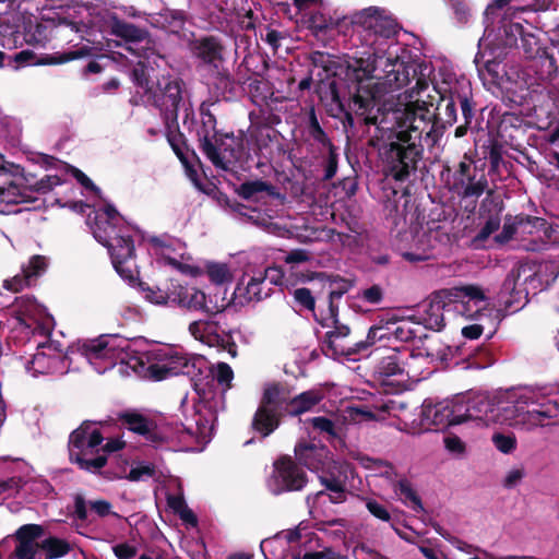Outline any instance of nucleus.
Returning a JSON list of instances; mask_svg holds the SVG:
<instances>
[{
	"instance_id": "nucleus-1",
	"label": "nucleus",
	"mask_w": 559,
	"mask_h": 559,
	"mask_svg": "<svg viewBox=\"0 0 559 559\" xmlns=\"http://www.w3.org/2000/svg\"><path fill=\"white\" fill-rule=\"evenodd\" d=\"M314 68H321L326 78L343 76L347 95V108L341 97L338 84L335 79L326 85V91L320 95L321 100L330 98L328 111L332 117L343 115L342 123L347 134L355 135L357 124H376L374 108L381 102L384 93L383 85L374 81V61L364 58H353L341 62L333 55L324 51H312L309 56Z\"/></svg>"
},
{
	"instance_id": "nucleus-2",
	"label": "nucleus",
	"mask_w": 559,
	"mask_h": 559,
	"mask_svg": "<svg viewBox=\"0 0 559 559\" xmlns=\"http://www.w3.org/2000/svg\"><path fill=\"white\" fill-rule=\"evenodd\" d=\"M378 111L376 107L377 116ZM392 115L391 127H384L382 122L374 124V134L369 138L368 145L377 150L385 176L403 183L416 174L423 159L425 129L414 123L413 111L397 109Z\"/></svg>"
},
{
	"instance_id": "nucleus-3",
	"label": "nucleus",
	"mask_w": 559,
	"mask_h": 559,
	"mask_svg": "<svg viewBox=\"0 0 559 559\" xmlns=\"http://www.w3.org/2000/svg\"><path fill=\"white\" fill-rule=\"evenodd\" d=\"M116 426L110 420H83L72 430L68 439V455L70 463L81 471L100 474L108 463V454L122 450L126 441L121 438H109L107 435Z\"/></svg>"
},
{
	"instance_id": "nucleus-4",
	"label": "nucleus",
	"mask_w": 559,
	"mask_h": 559,
	"mask_svg": "<svg viewBox=\"0 0 559 559\" xmlns=\"http://www.w3.org/2000/svg\"><path fill=\"white\" fill-rule=\"evenodd\" d=\"M183 87L185 82L181 79H166L164 83H158V87L152 93L151 98L153 106L159 110L163 118L169 145L183 165L189 178L197 182L199 175L189 155L198 163L200 159L193 150H189L178 123V110L182 103Z\"/></svg>"
},
{
	"instance_id": "nucleus-5",
	"label": "nucleus",
	"mask_w": 559,
	"mask_h": 559,
	"mask_svg": "<svg viewBox=\"0 0 559 559\" xmlns=\"http://www.w3.org/2000/svg\"><path fill=\"white\" fill-rule=\"evenodd\" d=\"M139 287L144 298L155 305H175L190 311H201L207 317L224 310V305L213 302L211 298L194 286L183 285L179 280L168 278L158 285L151 286L140 282Z\"/></svg>"
},
{
	"instance_id": "nucleus-6",
	"label": "nucleus",
	"mask_w": 559,
	"mask_h": 559,
	"mask_svg": "<svg viewBox=\"0 0 559 559\" xmlns=\"http://www.w3.org/2000/svg\"><path fill=\"white\" fill-rule=\"evenodd\" d=\"M439 94V99L436 104L427 102H413L408 103L402 110H409L415 112L414 123H423L421 128L425 129L426 138L431 140L435 144L442 135V130L452 126L457 120L456 115V83L451 86L448 93Z\"/></svg>"
},
{
	"instance_id": "nucleus-7",
	"label": "nucleus",
	"mask_w": 559,
	"mask_h": 559,
	"mask_svg": "<svg viewBox=\"0 0 559 559\" xmlns=\"http://www.w3.org/2000/svg\"><path fill=\"white\" fill-rule=\"evenodd\" d=\"M95 239L108 249L112 265L122 277L132 278V270L127 266L130 259L134 257V241L130 235V228L122 219L121 222L94 223L92 227Z\"/></svg>"
},
{
	"instance_id": "nucleus-8",
	"label": "nucleus",
	"mask_w": 559,
	"mask_h": 559,
	"mask_svg": "<svg viewBox=\"0 0 559 559\" xmlns=\"http://www.w3.org/2000/svg\"><path fill=\"white\" fill-rule=\"evenodd\" d=\"M540 278L528 263H516L507 274L498 293V302L504 310L514 313L528 301L530 287L537 288Z\"/></svg>"
},
{
	"instance_id": "nucleus-9",
	"label": "nucleus",
	"mask_w": 559,
	"mask_h": 559,
	"mask_svg": "<svg viewBox=\"0 0 559 559\" xmlns=\"http://www.w3.org/2000/svg\"><path fill=\"white\" fill-rule=\"evenodd\" d=\"M284 401L275 382L267 383L262 391L258 407L252 416L250 428L260 438L264 439L275 432L287 416Z\"/></svg>"
},
{
	"instance_id": "nucleus-10",
	"label": "nucleus",
	"mask_w": 559,
	"mask_h": 559,
	"mask_svg": "<svg viewBox=\"0 0 559 559\" xmlns=\"http://www.w3.org/2000/svg\"><path fill=\"white\" fill-rule=\"evenodd\" d=\"M246 141L243 131H239L238 134L223 132L214 141V155L212 156L209 153H204V155L216 168L233 170L239 167L245 169L250 167L249 160L251 158Z\"/></svg>"
},
{
	"instance_id": "nucleus-11",
	"label": "nucleus",
	"mask_w": 559,
	"mask_h": 559,
	"mask_svg": "<svg viewBox=\"0 0 559 559\" xmlns=\"http://www.w3.org/2000/svg\"><path fill=\"white\" fill-rule=\"evenodd\" d=\"M308 475L289 455H281L273 463L269 488L275 496L301 491L308 484Z\"/></svg>"
},
{
	"instance_id": "nucleus-12",
	"label": "nucleus",
	"mask_w": 559,
	"mask_h": 559,
	"mask_svg": "<svg viewBox=\"0 0 559 559\" xmlns=\"http://www.w3.org/2000/svg\"><path fill=\"white\" fill-rule=\"evenodd\" d=\"M449 310L456 314L475 321H481L488 317L487 298L483 289L477 285L453 287L448 292Z\"/></svg>"
},
{
	"instance_id": "nucleus-13",
	"label": "nucleus",
	"mask_w": 559,
	"mask_h": 559,
	"mask_svg": "<svg viewBox=\"0 0 559 559\" xmlns=\"http://www.w3.org/2000/svg\"><path fill=\"white\" fill-rule=\"evenodd\" d=\"M516 218H519L520 235L531 236L528 242L524 245L527 251L539 252L552 246H559V225L525 213L516 214Z\"/></svg>"
},
{
	"instance_id": "nucleus-14",
	"label": "nucleus",
	"mask_w": 559,
	"mask_h": 559,
	"mask_svg": "<svg viewBox=\"0 0 559 559\" xmlns=\"http://www.w3.org/2000/svg\"><path fill=\"white\" fill-rule=\"evenodd\" d=\"M487 189L486 175L479 173L474 162L465 155L453 171L450 190L463 200L476 202Z\"/></svg>"
},
{
	"instance_id": "nucleus-15",
	"label": "nucleus",
	"mask_w": 559,
	"mask_h": 559,
	"mask_svg": "<svg viewBox=\"0 0 559 559\" xmlns=\"http://www.w3.org/2000/svg\"><path fill=\"white\" fill-rule=\"evenodd\" d=\"M64 31L78 34L80 39H87L90 35V26L84 22L58 16L36 22L35 25L29 24L28 29L25 32V40L31 45L44 46L50 37L62 35Z\"/></svg>"
},
{
	"instance_id": "nucleus-16",
	"label": "nucleus",
	"mask_w": 559,
	"mask_h": 559,
	"mask_svg": "<svg viewBox=\"0 0 559 559\" xmlns=\"http://www.w3.org/2000/svg\"><path fill=\"white\" fill-rule=\"evenodd\" d=\"M109 33L128 44L126 49L138 57L150 58L152 53V37L146 27H140L131 22L112 15L108 22Z\"/></svg>"
},
{
	"instance_id": "nucleus-17",
	"label": "nucleus",
	"mask_w": 559,
	"mask_h": 559,
	"mask_svg": "<svg viewBox=\"0 0 559 559\" xmlns=\"http://www.w3.org/2000/svg\"><path fill=\"white\" fill-rule=\"evenodd\" d=\"M350 23L382 38H391L397 34V22L378 7L355 12L350 16Z\"/></svg>"
},
{
	"instance_id": "nucleus-18",
	"label": "nucleus",
	"mask_w": 559,
	"mask_h": 559,
	"mask_svg": "<svg viewBox=\"0 0 559 559\" xmlns=\"http://www.w3.org/2000/svg\"><path fill=\"white\" fill-rule=\"evenodd\" d=\"M413 357L412 350L407 346H395L385 348L378 357L373 367V377L385 383L391 377L407 376L405 367L409 358Z\"/></svg>"
},
{
	"instance_id": "nucleus-19",
	"label": "nucleus",
	"mask_w": 559,
	"mask_h": 559,
	"mask_svg": "<svg viewBox=\"0 0 559 559\" xmlns=\"http://www.w3.org/2000/svg\"><path fill=\"white\" fill-rule=\"evenodd\" d=\"M91 52V47L83 46L76 50L55 52L52 55H45L40 58H37V56L32 50L25 49L16 52L13 56H9V62H7V67L13 70H17L21 67H25L28 64H62L79 58L90 56Z\"/></svg>"
},
{
	"instance_id": "nucleus-20",
	"label": "nucleus",
	"mask_w": 559,
	"mask_h": 559,
	"mask_svg": "<svg viewBox=\"0 0 559 559\" xmlns=\"http://www.w3.org/2000/svg\"><path fill=\"white\" fill-rule=\"evenodd\" d=\"M192 57L211 69H218L225 61V47L219 37L214 35H201L188 43Z\"/></svg>"
},
{
	"instance_id": "nucleus-21",
	"label": "nucleus",
	"mask_w": 559,
	"mask_h": 559,
	"mask_svg": "<svg viewBox=\"0 0 559 559\" xmlns=\"http://www.w3.org/2000/svg\"><path fill=\"white\" fill-rule=\"evenodd\" d=\"M277 384L281 400L284 401V409L287 416L296 417L311 411L323 399V394L319 390H308L295 396L290 395L289 390L281 382Z\"/></svg>"
},
{
	"instance_id": "nucleus-22",
	"label": "nucleus",
	"mask_w": 559,
	"mask_h": 559,
	"mask_svg": "<svg viewBox=\"0 0 559 559\" xmlns=\"http://www.w3.org/2000/svg\"><path fill=\"white\" fill-rule=\"evenodd\" d=\"M22 175L23 168L20 165L8 163L0 155V203L17 204L25 201L24 193L13 179Z\"/></svg>"
},
{
	"instance_id": "nucleus-23",
	"label": "nucleus",
	"mask_w": 559,
	"mask_h": 559,
	"mask_svg": "<svg viewBox=\"0 0 559 559\" xmlns=\"http://www.w3.org/2000/svg\"><path fill=\"white\" fill-rule=\"evenodd\" d=\"M294 452L298 465L312 472L323 471L332 461L330 450L323 444L300 441L295 445Z\"/></svg>"
},
{
	"instance_id": "nucleus-24",
	"label": "nucleus",
	"mask_w": 559,
	"mask_h": 559,
	"mask_svg": "<svg viewBox=\"0 0 559 559\" xmlns=\"http://www.w3.org/2000/svg\"><path fill=\"white\" fill-rule=\"evenodd\" d=\"M448 302V292H437L424 304L420 319L426 329L441 331L444 328V311H451Z\"/></svg>"
},
{
	"instance_id": "nucleus-25",
	"label": "nucleus",
	"mask_w": 559,
	"mask_h": 559,
	"mask_svg": "<svg viewBox=\"0 0 559 559\" xmlns=\"http://www.w3.org/2000/svg\"><path fill=\"white\" fill-rule=\"evenodd\" d=\"M200 116L201 123L197 129L199 148L203 154L209 153L213 156V144H215L214 141L217 140L218 135H221L223 131L217 130L216 117L211 112L209 106H206L204 103H202L200 106Z\"/></svg>"
},
{
	"instance_id": "nucleus-26",
	"label": "nucleus",
	"mask_w": 559,
	"mask_h": 559,
	"mask_svg": "<svg viewBox=\"0 0 559 559\" xmlns=\"http://www.w3.org/2000/svg\"><path fill=\"white\" fill-rule=\"evenodd\" d=\"M450 401L432 403L431 400H425L421 406V420L431 425L436 430H442L451 424Z\"/></svg>"
},
{
	"instance_id": "nucleus-27",
	"label": "nucleus",
	"mask_w": 559,
	"mask_h": 559,
	"mask_svg": "<svg viewBox=\"0 0 559 559\" xmlns=\"http://www.w3.org/2000/svg\"><path fill=\"white\" fill-rule=\"evenodd\" d=\"M331 328H333V330L325 333L323 353L333 358H336L337 356H353L350 345L346 346L342 343V340L350 334L349 326L337 320V323L332 324Z\"/></svg>"
},
{
	"instance_id": "nucleus-28",
	"label": "nucleus",
	"mask_w": 559,
	"mask_h": 559,
	"mask_svg": "<svg viewBox=\"0 0 559 559\" xmlns=\"http://www.w3.org/2000/svg\"><path fill=\"white\" fill-rule=\"evenodd\" d=\"M189 361L186 357L175 356L166 364H150L144 377L153 381H163L169 377L178 376L180 373H188Z\"/></svg>"
},
{
	"instance_id": "nucleus-29",
	"label": "nucleus",
	"mask_w": 559,
	"mask_h": 559,
	"mask_svg": "<svg viewBox=\"0 0 559 559\" xmlns=\"http://www.w3.org/2000/svg\"><path fill=\"white\" fill-rule=\"evenodd\" d=\"M235 191L240 198L254 202L261 201L264 194L272 199L283 198L275 186L262 179L245 181Z\"/></svg>"
},
{
	"instance_id": "nucleus-30",
	"label": "nucleus",
	"mask_w": 559,
	"mask_h": 559,
	"mask_svg": "<svg viewBox=\"0 0 559 559\" xmlns=\"http://www.w3.org/2000/svg\"><path fill=\"white\" fill-rule=\"evenodd\" d=\"M59 362L60 357L58 355L48 354L39 348L37 353L33 355L32 359L24 364V368L26 372L31 373L33 377H37L38 374L53 372Z\"/></svg>"
},
{
	"instance_id": "nucleus-31",
	"label": "nucleus",
	"mask_w": 559,
	"mask_h": 559,
	"mask_svg": "<svg viewBox=\"0 0 559 559\" xmlns=\"http://www.w3.org/2000/svg\"><path fill=\"white\" fill-rule=\"evenodd\" d=\"M524 118L514 112H504L498 124V134L513 145L520 134L524 133Z\"/></svg>"
},
{
	"instance_id": "nucleus-32",
	"label": "nucleus",
	"mask_w": 559,
	"mask_h": 559,
	"mask_svg": "<svg viewBox=\"0 0 559 559\" xmlns=\"http://www.w3.org/2000/svg\"><path fill=\"white\" fill-rule=\"evenodd\" d=\"M456 104L461 108L463 120L473 124L476 117V103L473 99L472 85L469 82H456Z\"/></svg>"
},
{
	"instance_id": "nucleus-33",
	"label": "nucleus",
	"mask_w": 559,
	"mask_h": 559,
	"mask_svg": "<svg viewBox=\"0 0 559 559\" xmlns=\"http://www.w3.org/2000/svg\"><path fill=\"white\" fill-rule=\"evenodd\" d=\"M305 132L308 136V140H311L313 144H317L320 150L332 146L333 144L328 133L321 127L313 106L310 107L307 114Z\"/></svg>"
},
{
	"instance_id": "nucleus-34",
	"label": "nucleus",
	"mask_w": 559,
	"mask_h": 559,
	"mask_svg": "<svg viewBox=\"0 0 559 559\" xmlns=\"http://www.w3.org/2000/svg\"><path fill=\"white\" fill-rule=\"evenodd\" d=\"M237 290L247 301L257 302L270 297L273 293V288L271 286L266 287V283L260 275L250 277L243 288L238 285Z\"/></svg>"
},
{
	"instance_id": "nucleus-35",
	"label": "nucleus",
	"mask_w": 559,
	"mask_h": 559,
	"mask_svg": "<svg viewBox=\"0 0 559 559\" xmlns=\"http://www.w3.org/2000/svg\"><path fill=\"white\" fill-rule=\"evenodd\" d=\"M417 70L412 64L399 62L393 66V69L386 74V82L393 90H401L408 85L411 76L415 78Z\"/></svg>"
},
{
	"instance_id": "nucleus-36",
	"label": "nucleus",
	"mask_w": 559,
	"mask_h": 559,
	"mask_svg": "<svg viewBox=\"0 0 559 559\" xmlns=\"http://www.w3.org/2000/svg\"><path fill=\"white\" fill-rule=\"evenodd\" d=\"M321 8H313L304 14L307 27L316 35L325 34L329 29L336 26V23L331 16L321 12Z\"/></svg>"
},
{
	"instance_id": "nucleus-37",
	"label": "nucleus",
	"mask_w": 559,
	"mask_h": 559,
	"mask_svg": "<svg viewBox=\"0 0 559 559\" xmlns=\"http://www.w3.org/2000/svg\"><path fill=\"white\" fill-rule=\"evenodd\" d=\"M105 342L108 360L112 364L126 362L128 358L127 350L130 347L129 341L118 335H106Z\"/></svg>"
},
{
	"instance_id": "nucleus-38",
	"label": "nucleus",
	"mask_w": 559,
	"mask_h": 559,
	"mask_svg": "<svg viewBox=\"0 0 559 559\" xmlns=\"http://www.w3.org/2000/svg\"><path fill=\"white\" fill-rule=\"evenodd\" d=\"M106 335H100L97 338L86 340L81 345V352L90 360L92 359H105L108 360L106 350Z\"/></svg>"
},
{
	"instance_id": "nucleus-39",
	"label": "nucleus",
	"mask_w": 559,
	"mask_h": 559,
	"mask_svg": "<svg viewBox=\"0 0 559 559\" xmlns=\"http://www.w3.org/2000/svg\"><path fill=\"white\" fill-rule=\"evenodd\" d=\"M214 71V86L219 95L226 96L235 93L236 81L229 73L228 69L218 66Z\"/></svg>"
},
{
	"instance_id": "nucleus-40",
	"label": "nucleus",
	"mask_w": 559,
	"mask_h": 559,
	"mask_svg": "<svg viewBox=\"0 0 559 559\" xmlns=\"http://www.w3.org/2000/svg\"><path fill=\"white\" fill-rule=\"evenodd\" d=\"M317 277L324 280L329 285V296L338 300L349 290L352 284L349 281L341 278L338 275H326L325 273H317Z\"/></svg>"
},
{
	"instance_id": "nucleus-41",
	"label": "nucleus",
	"mask_w": 559,
	"mask_h": 559,
	"mask_svg": "<svg viewBox=\"0 0 559 559\" xmlns=\"http://www.w3.org/2000/svg\"><path fill=\"white\" fill-rule=\"evenodd\" d=\"M518 234H520L519 218H516V215L508 214L504 216L502 230L493 237V241L498 246H504Z\"/></svg>"
},
{
	"instance_id": "nucleus-42",
	"label": "nucleus",
	"mask_w": 559,
	"mask_h": 559,
	"mask_svg": "<svg viewBox=\"0 0 559 559\" xmlns=\"http://www.w3.org/2000/svg\"><path fill=\"white\" fill-rule=\"evenodd\" d=\"M119 418L128 425V429L138 435L148 433V427L152 424V420H148L146 417L139 413H122L119 415Z\"/></svg>"
},
{
	"instance_id": "nucleus-43",
	"label": "nucleus",
	"mask_w": 559,
	"mask_h": 559,
	"mask_svg": "<svg viewBox=\"0 0 559 559\" xmlns=\"http://www.w3.org/2000/svg\"><path fill=\"white\" fill-rule=\"evenodd\" d=\"M450 401L451 424L460 425L466 420H471L468 405L465 396H456Z\"/></svg>"
},
{
	"instance_id": "nucleus-44",
	"label": "nucleus",
	"mask_w": 559,
	"mask_h": 559,
	"mask_svg": "<svg viewBox=\"0 0 559 559\" xmlns=\"http://www.w3.org/2000/svg\"><path fill=\"white\" fill-rule=\"evenodd\" d=\"M131 80L146 94L152 92L151 79L148 74V67L143 61H139L131 70Z\"/></svg>"
},
{
	"instance_id": "nucleus-45",
	"label": "nucleus",
	"mask_w": 559,
	"mask_h": 559,
	"mask_svg": "<svg viewBox=\"0 0 559 559\" xmlns=\"http://www.w3.org/2000/svg\"><path fill=\"white\" fill-rule=\"evenodd\" d=\"M392 340L408 343L417 337V331L412 328V323L405 320H393Z\"/></svg>"
},
{
	"instance_id": "nucleus-46",
	"label": "nucleus",
	"mask_w": 559,
	"mask_h": 559,
	"mask_svg": "<svg viewBox=\"0 0 559 559\" xmlns=\"http://www.w3.org/2000/svg\"><path fill=\"white\" fill-rule=\"evenodd\" d=\"M338 302L340 300L328 295V311L321 312L320 316L314 314V320L322 328H330L332 324H336L338 320Z\"/></svg>"
},
{
	"instance_id": "nucleus-47",
	"label": "nucleus",
	"mask_w": 559,
	"mask_h": 559,
	"mask_svg": "<svg viewBox=\"0 0 559 559\" xmlns=\"http://www.w3.org/2000/svg\"><path fill=\"white\" fill-rule=\"evenodd\" d=\"M48 263L45 255L35 254L31 257L28 263L22 267L26 275H29V281L34 284L39 276L47 270Z\"/></svg>"
},
{
	"instance_id": "nucleus-48",
	"label": "nucleus",
	"mask_w": 559,
	"mask_h": 559,
	"mask_svg": "<svg viewBox=\"0 0 559 559\" xmlns=\"http://www.w3.org/2000/svg\"><path fill=\"white\" fill-rule=\"evenodd\" d=\"M294 302L300 308V310H307L316 314V298L312 292L307 287H299L292 292Z\"/></svg>"
},
{
	"instance_id": "nucleus-49",
	"label": "nucleus",
	"mask_w": 559,
	"mask_h": 559,
	"mask_svg": "<svg viewBox=\"0 0 559 559\" xmlns=\"http://www.w3.org/2000/svg\"><path fill=\"white\" fill-rule=\"evenodd\" d=\"M468 405L469 418L472 419H483L484 415H487L489 411H491V405L489 401L481 395L466 397Z\"/></svg>"
},
{
	"instance_id": "nucleus-50",
	"label": "nucleus",
	"mask_w": 559,
	"mask_h": 559,
	"mask_svg": "<svg viewBox=\"0 0 559 559\" xmlns=\"http://www.w3.org/2000/svg\"><path fill=\"white\" fill-rule=\"evenodd\" d=\"M44 534V528L39 524H24L20 526L13 537L16 542H33L38 543L37 539Z\"/></svg>"
},
{
	"instance_id": "nucleus-51",
	"label": "nucleus",
	"mask_w": 559,
	"mask_h": 559,
	"mask_svg": "<svg viewBox=\"0 0 559 559\" xmlns=\"http://www.w3.org/2000/svg\"><path fill=\"white\" fill-rule=\"evenodd\" d=\"M500 225L501 218L499 214L489 215L485 224L481 226L479 231L474 237L473 241L475 243L486 241L493 233H496L500 228Z\"/></svg>"
},
{
	"instance_id": "nucleus-52",
	"label": "nucleus",
	"mask_w": 559,
	"mask_h": 559,
	"mask_svg": "<svg viewBox=\"0 0 559 559\" xmlns=\"http://www.w3.org/2000/svg\"><path fill=\"white\" fill-rule=\"evenodd\" d=\"M319 481L331 492H342L343 487L346 485V476L342 478L341 475H336L329 468L325 473L319 476Z\"/></svg>"
},
{
	"instance_id": "nucleus-53",
	"label": "nucleus",
	"mask_w": 559,
	"mask_h": 559,
	"mask_svg": "<svg viewBox=\"0 0 559 559\" xmlns=\"http://www.w3.org/2000/svg\"><path fill=\"white\" fill-rule=\"evenodd\" d=\"M325 150L328 152L326 157L323 162V179L324 180H331L337 171V165H338V153L337 147L332 144V146H328L325 148H322L321 151Z\"/></svg>"
},
{
	"instance_id": "nucleus-54",
	"label": "nucleus",
	"mask_w": 559,
	"mask_h": 559,
	"mask_svg": "<svg viewBox=\"0 0 559 559\" xmlns=\"http://www.w3.org/2000/svg\"><path fill=\"white\" fill-rule=\"evenodd\" d=\"M308 423L313 427V429L318 430L320 433H325L330 439H335L338 437L335 423L328 417H313L310 418Z\"/></svg>"
},
{
	"instance_id": "nucleus-55",
	"label": "nucleus",
	"mask_w": 559,
	"mask_h": 559,
	"mask_svg": "<svg viewBox=\"0 0 559 559\" xmlns=\"http://www.w3.org/2000/svg\"><path fill=\"white\" fill-rule=\"evenodd\" d=\"M380 330L376 326H371L367 333L366 340L358 341L350 345L353 355L362 353L372 346L377 341H383V334L379 333Z\"/></svg>"
},
{
	"instance_id": "nucleus-56",
	"label": "nucleus",
	"mask_w": 559,
	"mask_h": 559,
	"mask_svg": "<svg viewBox=\"0 0 559 559\" xmlns=\"http://www.w3.org/2000/svg\"><path fill=\"white\" fill-rule=\"evenodd\" d=\"M25 180L29 183L32 190L41 194L48 193L52 190L53 187L59 186L62 182L60 177L56 175H46L34 183H32L28 179Z\"/></svg>"
},
{
	"instance_id": "nucleus-57",
	"label": "nucleus",
	"mask_w": 559,
	"mask_h": 559,
	"mask_svg": "<svg viewBox=\"0 0 559 559\" xmlns=\"http://www.w3.org/2000/svg\"><path fill=\"white\" fill-rule=\"evenodd\" d=\"M215 379L214 377L206 376L194 382V390L202 400H211L215 396Z\"/></svg>"
},
{
	"instance_id": "nucleus-58",
	"label": "nucleus",
	"mask_w": 559,
	"mask_h": 559,
	"mask_svg": "<svg viewBox=\"0 0 559 559\" xmlns=\"http://www.w3.org/2000/svg\"><path fill=\"white\" fill-rule=\"evenodd\" d=\"M217 323L214 321L198 320L189 324V332L191 335L199 340L205 334H212L216 332Z\"/></svg>"
},
{
	"instance_id": "nucleus-59",
	"label": "nucleus",
	"mask_w": 559,
	"mask_h": 559,
	"mask_svg": "<svg viewBox=\"0 0 559 559\" xmlns=\"http://www.w3.org/2000/svg\"><path fill=\"white\" fill-rule=\"evenodd\" d=\"M397 489L402 496L413 502V509L416 512L423 511V502L417 492L412 488V485L408 480L402 479L397 484Z\"/></svg>"
},
{
	"instance_id": "nucleus-60",
	"label": "nucleus",
	"mask_w": 559,
	"mask_h": 559,
	"mask_svg": "<svg viewBox=\"0 0 559 559\" xmlns=\"http://www.w3.org/2000/svg\"><path fill=\"white\" fill-rule=\"evenodd\" d=\"M277 131L271 128L267 124H263L257 128L255 130V142L258 150H262L267 146L269 142L276 141Z\"/></svg>"
},
{
	"instance_id": "nucleus-61",
	"label": "nucleus",
	"mask_w": 559,
	"mask_h": 559,
	"mask_svg": "<svg viewBox=\"0 0 559 559\" xmlns=\"http://www.w3.org/2000/svg\"><path fill=\"white\" fill-rule=\"evenodd\" d=\"M495 447L502 453L509 454L516 448V439L512 435L495 433L492 436Z\"/></svg>"
},
{
	"instance_id": "nucleus-62",
	"label": "nucleus",
	"mask_w": 559,
	"mask_h": 559,
	"mask_svg": "<svg viewBox=\"0 0 559 559\" xmlns=\"http://www.w3.org/2000/svg\"><path fill=\"white\" fill-rule=\"evenodd\" d=\"M14 556L16 559H35L40 543L16 542Z\"/></svg>"
},
{
	"instance_id": "nucleus-63",
	"label": "nucleus",
	"mask_w": 559,
	"mask_h": 559,
	"mask_svg": "<svg viewBox=\"0 0 559 559\" xmlns=\"http://www.w3.org/2000/svg\"><path fill=\"white\" fill-rule=\"evenodd\" d=\"M33 283L29 281V275H26L23 271L20 274H16L10 280H5L3 283V287L8 290L19 293L25 287L32 286Z\"/></svg>"
},
{
	"instance_id": "nucleus-64",
	"label": "nucleus",
	"mask_w": 559,
	"mask_h": 559,
	"mask_svg": "<svg viewBox=\"0 0 559 559\" xmlns=\"http://www.w3.org/2000/svg\"><path fill=\"white\" fill-rule=\"evenodd\" d=\"M207 275L211 282L215 284H224L230 277L229 271L225 264H211L207 266Z\"/></svg>"
}]
</instances>
